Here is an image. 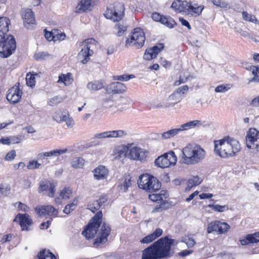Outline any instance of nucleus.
<instances>
[{
  "label": "nucleus",
  "instance_id": "obj_1",
  "mask_svg": "<svg viewBox=\"0 0 259 259\" xmlns=\"http://www.w3.org/2000/svg\"><path fill=\"white\" fill-rule=\"evenodd\" d=\"M240 150L241 146L239 141L234 138L227 137L214 141V152L221 158L234 156Z\"/></svg>",
  "mask_w": 259,
  "mask_h": 259
},
{
  "label": "nucleus",
  "instance_id": "obj_2",
  "mask_svg": "<svg viewBox=\"0 0 259 259\" xmlns=\"http://www.w3.org/2000/svg\"><path fill=\"white\" fill-rule=\"evenodd\" d=\"M181 161L187 165H194L201 162L205 157L206 152L200 145L188 144L182 150Z\"/></svg>",
  "mask_w": 259,
  "mask_h": 259
},
{
  "label": "nucleus",
  "instance_id": "obj_3",
  "mask_svg": "<svg viewBox=\"0 0 259 259\" xmlns=\"http://www.w3.org/2000/svg\"><path fill=\"white\" fill-rule=\"evenodd\" d=\"M179 242L175 239L164 237L158 239L153 244L159 259L167 258L172 255L171 246L176 245Z\"/></svg>",
  "mask_w": 259,
  "mask_h": 259
},
{
  "label": "nucleus",
  "instance_id": "obj_4",
  "mask_svg": "<svg viewBox=\"0 0 259 259\" xmlns=\"http://www.w3.org/2000/svg\"><path fill=\"white\" fill-rule=\"evenodd\" d=\"M138 185L140 189L149 192L158 191L161 187V183L154 177L146 174L141 175L138 180Z\"/></svg>",
  "mask_w": 259,
  "mask_h": 259
},
{
  "label": "nucleus",
  "instance_id": "obj_5",
  "mask_svg": "<svg viewBox=\"0 0 259 259\" xmlns=\"http://www.w3.org/2000/svg\"><path fill=\"white\" fill-rule=\"evenodd\" d=\"M124 5L122 3L117 2L107 7L104 15L106 18L114 22L119 21L124 16Z\"/></svg>",
  "mask_w": 259,
  "mask_h": 259
},
{
  "label": "nucleus",
  "instance_id": "obj_6",
  "mask_svg": "<svg viewBox=\"0 0 259 259\" xmlns=\"http://www.w3.org/2000/svg\"><path fill=\"white\" fill-rule=\"evenodd\" d=\"M16 47L15 39L13 35L0 37V57H9L15 50Z\"/></svg>",
  "mask_w": 259,
  "mask_h": 259
},
{
  "label": "nucleus",
  "instance_id": "obj_7",
  "mask_svg": "<svg viewBox=\"0 0 259 259\" xmlns=\"http://www.w3.org/2000/svg\"><path fill=\"white\" fill-rule=\"evenodd\" d=\"M145 41V35L143 30L140 28H136L127 37L125 46H134L137 48H140L144 45Z\"/></svg>",
  "mask_w": 259,
  "mask_h": 259
},
{
  "label": "nucleus",
  "instance_id": "obj_8",
  "mask_svg": "<svg viewBox=\"0 0 259 259\" xmlns=\"http://www.w3.org/2000/svg\"><path fill=\"white\" fill-rule=\"evenodd\" d=\"M96 41L94 38H88L80 42V46L82 47L78 53V58L82 64L87 63L90 60V57L93 54L92 49L96 44Z\"/></svg>",
  "mask_w": 259,
  "mask_h": 259
},
{
  "label": "nucleus",
  "instance_id": "obj_9",
  "mask_svg": "<svg viewBox=\"0 0 259 259\" xmlns=\"http://www.w3.org/2000/svg\"><path fill=\"white\" fill-rule=\"evenodd\" d=\"M102 218L101 211L98 212L95 217L92 219L91 222L89 223L82 234L87 239L92 238L97 234L98 229L100 226Z\"/></svg>",
  "mask_w": 259,
  "mask_h": 259
},
{
  "label": "nucleus",
  "instance_id": "obj_10",
  "mask_svg": "<svg viewBox=\"0 0 259 259\" xmlns=\"http://www.w3.org/2000/svg\"><path fill=\"white\" fill-rule=\"evenodd\" d=\"M177 161V156L174 151H170L156 158L155 164L158 167L164 168L175 165Z\"/></svg>",
  "mask_w": 259,
  "mask_h": 259
},
{
  "label": "nucleus",
  "instance_id": "obj_11",
  "mask_svg": "<svg viewBox=\"0 0 259 259\" xmlns=\"http://www.w3.org/2000/svg\"><path fill=\"white\" fill-rule=\"evenodd\" d=\"M125 156L131 159L142 161L146 160L147 152L145 150L132 144L128 147Z\"/></svg>",
  "mask_w": 259,
  "mask_h": 259
},
{
  "label": "nucleus",
  "instance_id": "obj_12",
  "mask_svg": "<svg viewBox=\"0 0 259 259\" xmlns=\"http://www.w3.org/2000/svg\"><path fill=\"white\" fill-rule=\"evenodd\" d=\"M246 146L250 149L259 150V131L255 128H251L246 136Z\"/></svg>",
  "mask_w": 259,
  "mask_h": 259
},
{
  "label": "nucleus",
  "instance_id": "obj_13",
  "mask_svg": "<svg viewBox=\"0 0 259 259\" xmlns=\"http://www.w3.org/2000/svg\"><path fill=\"white\" fill-rule=\"evenodd\" d=\"M230 227L229 225L226 223L215 221L208 224L207 232L208 233L215 232L219 234H222L227 232Z\"/></svg>",
  "mask_w": 259,
  "mask_h": 259
},
{
  "label": "nucleus",
  "instance_id": "obj_14",
  "mask_svg": "<svg viewBox=\"0 0 259 259\" xmlns=\"http://www.w3.org/2000/svg\"><path fill=\"white\" fill-rule=\"evenodd\" d=\"M35 212L40 216L48 215L51 218L57 216L58 211L52 205H38L35 208Z\"/></svg>",
  "mask_w": 259,
  "mask_h": 259
},
{
  "label": "nucleus",
  "instance_id": "obj_15",
  "mask_svg": "<svg viewBox=\"0 0 259 259\" xmlns=\"http://www.w3.org/2000/svg\"><path fill=\"white\" fill-rule=\"evenodd\" d=\"M111 232L110 227L105 223H104L101 227V231L99 233L97 238L94 241V244L99 246L107 241V237Z\"/></svg>",
  "mask_w": 259,
  "mask_h": 259
},
{
  "label": "nucleus",
  "instance_id": "obj_16",
  "mask_svg": "<svg viewBox=\"0 0 259 259\" xmlns=\"http://www.w3.org/2000/svg\"><path fill=\"white\" fill-rule=\"evenodd\" d=\"M22 92L19 89L18 85H15L9 89L7 94V99L12 103H16L21 99Z\"/></svg>",
  "mask_w": 259,
  "mask_h": 259
},
{
  "label": "nucleus",
  "instance_id": "obj_17",
  "mask_svg": "<svg viewBox=\"0 0 259 259\" xmlns=\"http://www.w3.org/2000/svg\"><path fill=\"white\" fill-rule=\"evenodd\" d=\"M14 222H18L22 230H29V226L32 225L33 222L30 216L27 214L18 213L14 220Z\"/></svg>",
  "mask_w": 259,
  "mask_h": 259
},
{
  "label": "nucleus",
  "instance_id": "obj_18",
  "mask_svg": "<svg viewBox=\"0 0 259 259\" xmlns=\"http://www.w3.org/2000/svg\"><path fill=\"white\" fill-rule=\"evenodd\" d=\"M56 185L50 182L45 181L40 183L38 191L39 193L45 192V194L50 197H53L56 192Z\"/></svg>",
  "mask_w": 259,
  "mask_h": 259
},
{
  "label": "nucleus",
  "instance_id": "obj_19",
  "mask_svg": "<svg viewBox=\"0 0 259 259\" xmlns=\"http://www.w3.org/2000/svg\"><path fill=\"white\" fill-rule=\"evenodd\" d=\"M164 49L163 44H158L157 45L146 50L144 55V59L150 60L155 58L158 54Z\"/></svg>",
  "mask_w": 259,
  "mask_h": 259
},
{
  "label": "nucleus",
  "instance_id": "obj_20",
  "mask_svg": "<svg viewBox=\"0 0 259 259\" xmlns=\"http://www.w3.org/2000/svg\"><path fill=\"white\" fill-rule=\"evenodd\" d=\"M95 179L101 181L106 180L108 175V170L103 165H99L94 169Z\"/></svg>",
  "mask_w": 259,
  "mask_h": 259
},
{
  "label": "nucleus",
  "instance_id": "obj_21",
  "mask_svg": "<svg viewBox=\"0 0 259 259\" xmlns=\"http://www.w3.org/2000/svg\"><path fill=\"white\" fill-rule=\"evenodd\" d=\"M141 259H159L153 244L143 250Z\"/></svg>",
  "mask_w": 259,
  "mask_h": 259
},
{
  "label": "nucleus",
  "instance_id": "obj_22",
  "mask_svg": "<svg viewBox=\"0 0 259 259\" xmlns=\"http://www.w3.org/2000/svg\"><path fill=\"white\" fill-rule=\"evenodd\" d=\"M126 86L119 82H114L111 83L107 88L109 93L120 94L126 90Z\"/></svg>",
  "mask_w": 259,
  "mask_h": 259
},
{
  "label": "nucleus",
  "instance_id": "obj_23",
  "mask_svg": "<svg viewBox=\"0 0 259 259\" xmlns=\"http://www.w3.org/2000/svg\"><path fill=\"white\" fill-rule=\"evenodd\" d=\"M188 5V2L187 1L175 0L172 2L171 7L177 13H187V10L189 8Z\"/></svg>",
  "mask_w": 259,
  "mask_h": 259
},
{
  "label": "nucleus",
  "instance_id": "obj_24",
  "mask_svg": "<svg viewBox=\"0 0 259 259\" xmlns=\"http://www.w3.org/2000/svg\"><path fill=\"white\" fill-rule=\"evenodd\" d=\"M92 7L91 0H80L75 7L74 12L76 13H82L91 9Z\"/></svg>",
  "mask_w": 259,
  "mask_h": 259
},
{
  "label": "nucleus",
  "instance_id": "obj_25",
  "mask_svg": "<svg viewBox=\"0 0 259 259\" xmlns=\"http://www.w3.org/2000/svg\"><path fill=\"white\" fill-rule=\"evenodd\" d=\"M10 20L5 17H0V37L7 36L9 30Z\"/></svg>",
  "mask_w": 259,
  "mask_h": 259
},
{
  "label": "nucleus",
  "instance_id": "obj_26",
  "mask_svg": "<svg viewBox=\"0 0 259 259\" xmlns=\"http://www.w3.org/2000/svg\"><path fill=\"white\" fill-rule=\"evenodd\" d=\"M68 150L64 149H55L50 151L41 152L38 154V156L42 159H45L46 157H58L61 155L67 153Z\"/></svg>",
  "mask_w": 259,
  "mask_h": 259
},
{
  "label": "nucleus",
  "instance_id": "obj_27",
  "mask_svg": "<svg viewBox=\"0 0 259 259\" xmlns=\"http://www.w3.org/2000/svg\"><path fill=\"white\" fill-rule=\"evenodd\" d=\"M163 233V231L160 228H157L151 234L147 235L144 237L142 239L140 240V242L142 244H148L154 240H155L156 238L160 237Z\"/></svg>",
  "mask_w": 259,
  "mask_h": 259
},
{
  "label": "nucleus",
  "instance_id": "obj_28",
  "mask_svg": "<svg viewBox=\"0 0 259 259\" xmlns=\"http://www.w3.org/2000/svg\"><path fill=\"white\" fill-rule=\"evenodd\" d=\"M159 190H158V191ZM156 192H151L152 194H149V198L153 202L161 203L163 201V199L168 197V193L164 190H161L159 193Z\"/></svg>",
  "mask_w": 259,
  "mask_h": 259
},
{
  "label": "nucleus",
  "instance_id": "obj_29",
  "mask_svg": "<svg viewBox=\"0 0 259 259\" xmlns=\"http://www.w3.org/2000/svg\"><path fill=\"white\" fill-rule=\"evenodd\" d=\"M72 190L69 187H64L60 191V197L55 199L56 204H60L62 203V199H69L72 195Z\"/></svg>",
  "mask_w": 259,
  "mask_h": 259
},
{
  "label": "nucleus",
  "instance_id": "obj_30",
  "mask_svg": "<svg viewBox=\"0 0 259 259\" xmlns=\"http://www.w3.org/2000/svg\"><path fill=\"white\" fill-rule=\"evenodd\" d=\"M240 242L242 245L259 242V232L247 235L244 238L241 239Z\"/></svg>",
  "mask_w": 259,
  "mask_h": 259
},
{
  "label": "nucleus",
  "instance_id": "obj_31",
  "mask_svg": "<svg viewBox=\"0 0 259 259\" xmlns=\"http://www.w3.org/2000/svg\"><path fill=\"white\" fill-rule=\"evenodd\" d=\"M188 5L189 8L187 10V13H191L195 17L199 16L204 9L203 6L198 5L197 4H192L191 3L188 2Z\"/></svg>",
  "mask_w": 259,
  "mask_h": 259
},
{
  "label": "nucleus",
  "instance_id": "obj_32",
  "mask_svg": "<svg viewBox=\"0 0 259 259\" xmlns=\"http://www.w3.org/2000/svg\"><path fill=\"white\" fill-rule=\"evenodd\" d=\"M202 125L201 121L198 120L190 121L180 126L178 128L180 133L182 131H187Z\"/></svg>",
  "mask_w": 259,
  "mask_h": 259
},
{
  "label": "nucleus",
  "instance_id": "obj_33",
  "mask_svg": "<svg viewBox=\"0 0 259 259\" xmlns=\"http://www.w3.org/2000/svg\"><path fill=\"white\" fill-rule=\"evenodd\" d=\"M22 17L25 23L33 24L35 21L34 15L31 10L27 9L22 11Z\"/></svg>",
  "mask_w": 259,
  "mask_h": 259
},
{
  "label": "nucleus",
  "instance_id": "obj_34",
  "mask_svg": "<svg viewBox=\"0 0 259 259\" xmlns=\"http://www.w3.org/2000/svg\"><path fill=\"white\" fill-rule=\"evenodd\" d=\"M73 80L72 74L68 73L67 74H61L58 77L57 82L59 83H63L66 86L70 85Z\"/></svg>",
  "mask_w": 259,
  "mask_h": 259
},
{
  "label": "nucleus",
  "instance_id": "obj_35",
  "mask_svg": "<svg viewBox=\"0 0 259 259\" xmlns=\"http://www.w3.org/2000/svg\"><path fill=\"white\" fill-rule=\"evenodd\" d=\"M202 181V180L198 176H194L190 178L187 182V186L185 189L186 191H190L193 187L199 185Z\"/></svg>",
  "mask_w": 259,
  "mask_h": 259
},
{
  "label": "nucleus",
  "instance_id": "obj_36",
  "mask_svg": "<svg viewBox=\"0 0 259 259\" xmlns=\"http://www.w3.org/2000/svg\"><path fill=\"white\" fill-rule=\"evenodd\" d=\"M87 88L90 91H96L104 88L103 82L101 81H94L88 83Z\"/></svg>",
  "mask_w": 259,
  "mask_h": 259
},
{
  "label": "nucleus",
  "instance_id": "obj_37",
  "mask_svg": "<svg viewBox=\"0 0 259 259\" xmlns=\"http://www.w3.org/2000/svg\"><path fill=\"white\" fill-rule=\"evenodd\" d=\"M179 133V130H178V128L171 129L166 132L162 133L161 134V138L162 140L171 139L178 135Z\"/></svg>",
  "mask_w": 259,
  "mask_h": 259
},
{
  "label": "nucleus",
  "instance_id": "obj_38",
  "mask_svg": "<svg viewBox=\"0 0 259 259\" xmlns=\"http://www.w3.org/2000/svg\"><path fill=\"white\" fill-rule=\"evenodd\" d=\"M84 160L82 157H75L72 158L71 165L72 167L75 169L82 168L84 164Z\"/></svg>",
  "mask_w": 259,
  "mask_h": 259
},
{
  "label": "nucleus",
  "instance_id": "obj_39",
  "mask_svg": "<svg viewBox=\"0 0 259 259\" xmlns=\"http://www.w3.org/2000/svg\"><path fill=\"white\" fill-rule=\"evenodd\" d=\"M114 30L116 31V34L118 36H121L126 31L127 25L124 22H119L115 25Z\"/></svg>",
  "mask_w": 259,
  "mask_h": 259
},
{
  "label": "nucleus",
  "instance_id": "obj_40",
  "mask_svg": "<svg viewBox=\"0 0 259 259\" xmlns=\"http://www.w3.org/2000/svg\"><path fill=\"white\" fill-rule=\"evenodd\" d=\"M110 138H122L127 135V132L122 130L109 131Z\"/></svg>",
  "mask_w": 259,
  "mask_h": 259
},
{
  "label": "nucleus",
  "instance_id": "obj_41",
  "mask_svg": "<svg viewBox=\"0 0 259 259\" xmlns=\"http://www.w3.org/2000/svg\"><path fill=\"white\" fill-rule=\"evenodd\" d=\"M194 78L193 75L189 74V72H184L180 75L179 79L175 82V85H179L181 83L186 82L187 80L192 79Z\"/></svg>",
  "mask_w": 259,
  "mask_h": 259
},
{
  "label": "nucleus",
  "instance_id": "obj_42",
  "mask_svg": "<svg viewBox=\"0 0 259 259\" xmlns=\"http://www.w3.org/2000/svg\"><path fill=\"white\" fill-rule=\"evenodd\" d=\"M38 259H56V256L49 250L44 249L37 255Z\"/></svg>",
  "mask_w": 259,
  "mask_h": 259
},
{
  "label": "nucleus",
  "instance_id": "obj_43",
  "mask_svg": "<svg viewBox=\"0 0 259 259\" xmlns=\"http://www.w3.org/2000/svg\"><path fill=\"white\" fill-rule=\"evenodd\" d=\"M181 100V96L176 91L171 94L167 99V101L169 104L172 103L171 107H173L175 104L179 102Z\"/></svg>",
  "mask_w": 259,
  "mask_h": 259
},
{
  "label": "nucleus",
  "instance_id": "obj_44",
  "mask_svg": "<svg viewBox=\"0 0 259 259\" xmlns=\"http://www.w3.org/2000/svg\"><path fill=\"white\" fill-rule=\"evenodd\" d=\"M78 204V200L77 198H75L72 202L68 203L66 205L65 207L63 210V212L65 213L68 214L72 211L74 210L76 208Z\"/></svg>",
  "mask_w": 259,
  "mask_h": 259
},
{
  "label": "nucleus",
  "instance_id": "obj_45",
  "mask_svg": "<svg viewBox=\"0 0 259 259\" xmlns=\"http://www.w3.org/2000/svg\"><path fill=\"white\" fill-rule=\"evenodd\" d=\"M160 23L168 28H172L176 24V22L172 18L164 16H163Z\"/></svg>",
  "mask_w": 259,
  "mask_h": 259
},
{
  "label": "nucleus",
  "instance_id": "obj_46",
  "mask_svg": "<svg viewBox=\"0 0 259 259\" xmlns=\"http://www.w3.org/2000/svg\"><path fill=\"white\" fill-rule=\"evenodd\" d=\"M208 207L211 208L214 211L222 212L229 209L228 205H220L218 204H209Z\"/></svg>",
  "mask_w": 259,
  "mask_h": 259
},
{
  "label": "nucleus",
  "instance_id": "obj_47",
  "mask_svg": "<svg viewBox=\"0 0 259 259\" xmlns=\"http://www.w3.org/2000/svg\"><path fill=\"white\" fill-rule=\"evenodd\" d=\"M243 18L244 20L252 22L254 23H256L257 20L255 17L254 15H252L251 14H249L246 12L243 11L242 13Z\"/></svg>",
  "mask_w": 259,
  "mask_h": 259
},
{
  "label": "nucleus",
  "instance_id": "obj_48",
  "mask_svg": "<svg viewBox=\"0 0 259 259\" xmlns=\"http://www.w3.org/2000/svg\"><path fill=\"white\" fill-rule=\"evenodd\" d=\"M131 185L132 182L131 179L128 177H126L121 184L120 190L123 192H126Z\"/></svg>",
  "mask_w": 259,
  "mask_h": 259
},
{
  "label": "nucleus",
  "instance_id": "obj_49",
  "mask_svg": "<svg viewBox=\"0 0 259 259\" xmlns=\"http://www.w3.org/2000/svg\"><path fill=\"white\" fill-rule=\"evenodd\" d=\"M231 85L230 84H221L217 86L215 89V92L216 93H225L230 90L231 88Z\"/></svg>",
  "mask_w": 259,
  "mask_h": 259
},
{
  "label": "nucleus",
  "instance_id": "obj_50",
  "mask_svg": "<svg viewBox=\"0 0 259 259\" xmlns=\"http://www.w3.org/2000/svg\"><path fill=\"white\" fill-rule=\"evenodd\" d=\"M181 241L185 243L188 247H192L196 244L194 239L191 236L183 238Z\"/></svg>",
  "mask_w": 259,
  "mask_h": 259
},
{
  "label": "nucleus",
  "instance_id": "obj_51",
  "mask_svg": "<svg viewBox=\"0 0 259 259\" xmlns=\"http://www.w3.org/2000/svg\"><path fill=\"white\" fill-rule=\"evenodd\" d=\"M41 166V163L37 160H32L29 161L27 164V168L29 170L38 169Z\"/></svg>",
  "mask_w": 259,
  "mask_h": 259
},
{
  "label": "nucleus",
  "instance_id": "obj_52",
  "mask_svg": "<svg viewBox=\"0 0 259 259\" xmlns=\"http://www.w3.org/2000/svg\"><path fill=\"white\" fill-rule=\"evenodd\" d=\"M26 84L28 86L32 87L35 85V80L34 74H27L26 76Z\"/></svg>",
  "mask_w": 259,
  "mask_h": 259
},
{
  "label": "nucleus",
  "instance_id": "obj_53",
  "mask_svg": "<svg viewBox=\"0 0 259 259\" xmlns=\"http://www.w3.org/2000/svg\"><path fill=\"white\" fill-rule=\"evenodd\" d=\"M88 209L91 210L93 212H95L100 208L99 203L97 201H94L91 202L88 205Z\"/></svg>",
  "mask_w": 259,
  "mask_h": 259
},
{
  "label": "nucleus",
  "instance_id": "obj_54",
  "mask_svg": "<svg viewBox=\"0 0 259 259\" xmlns=\"http://www.w3.org/2000/svg\"><path fill=\"white\" fill-rule=\"evenodd\" d=\"M50 56V55L47 52H38L35 53L34 55V57L35 60L40 61L46 59Z\"/></svg>",
  "mask_w": 259,
  "mask_h": 259
},
{
  "label": "nucleus",
  "instance_id": "obj_55",
  "mask_svg": "<svg viewBox=\"0 0 259 259\" xmlns=\"http://www.w3.org/2000/svg\"><path fill=\"white\" fill-rule=\"evenodd\" d=\"M63 98L60 96H55L50 99L48 104L50 106H54L62 102Z\"/></svg>",
  "mask_w": 259,
  "mask_h": 259
},
{
  "label": "nucleus",
  "instance_id": "obj_56",
  "mask_svg": "<svg viewBox=\"0 0 259 259\" xmlns=\"http://www.w3.org/2000/svg\"><path fill=\"white\" fill-rule=\"evenodd\" d=\"M218 259H234L232 253L228 252H221L217 256Z\"/></svg>",
  "mask_w": 259,
  "mask_h": 259
},
{
  "label": "nucleus",
  "instance_id": "obj_57",
  "mask_svg": "<svg viewBox=\"0 0 259 259\" xmlns=\"http://www.w3.org/2000/svg\"><path fill=\"white\" fill-rule=\"evenodd\" d=\"M135 77V75L133 74L126 75L123 74L122 75L115 76L113 77L114 80H118L121 81H127L130 79Z\"/></svg>",
  "mask_w": 259,
  "mask_h": 259
},
{
  "label": "nucleus",
  "instance_id": "obj_58",
  "mask_svg": "<svg viewBox=\"0 0 259 259\" xmlns=\"http://www.w3.org/2000/svg\"><path fill=\"white\" fill-rule=\"evenodd\" d=\"M211 2L213 3V4L217 7L222 8H227L228 7V3L224 1L221 0H210Z\"/></svg>",
  "mask_w": 259,
  "mask_h": 259
},
{
  "label": "nucleus",
  "instance_id": "obj_59",
  "mask_svg": "<svg viewBox=\"0 0 259 259\" xmlns=\"http://www.w3.org/2000/svg\"><path fill=\"white\" fill-rule=\"evenodd\" d=\"M64 117L65 114L63 115L61 111H57L53 115V119L59 123L63 122Z\"/></svg>",
  "mask_w": 259,
  "mask_h": 259
},
{
  "label": "nucleus",
  "instance_id": "obj_60",
  "mask_svg": "<svg viewBox=\"0 0 259 259\" xmlns=\"http://www.w3.org/2000/svg\"><path fill=\"white\" fill-rule=\"evenodd\" d=\"M55 41L57 40H63L65 38V34L58 30H54Z\"/></svg>",
  "mask_w": 259,
  "mask_h": 259
},
{
  "label": "nucleus",
  "instance_id": "obj_61",
  "mask_svg": "<svg viewBox=\"0 0 259 259\" xmlns=\"http://www.w3.org/2000/svg\"><path fill=\"white\" fill-rule=\"evenodd\" d=\"M21 135L12 136L10 137L11 144L19 143L23 139Z\"/></svg>",
  "mask_w": 259,
  "mask_h": 259
},
{
  "label": "nucleus",
  "instance_id": "obj_62",
  "mask_svg": "<svg viewBox=\"0 0 259 259\" xmlns=\"http://www.w3.org/2000/svg\"><path fill=\"white\" fill-rule=\"evenodd\" d=\"M63 121L66 122V124L68 127H72L74 124L72 118L69 116L68 114H65V117L63 119Z\"/></svg>",
  "mask_w": 259,
  "mask_h": 259
},
{
  "label": "nucleus",
  "instance_id": "obj_63",
  "mask_svg": "<svg viewBox=\"0 0 259 259\" xmlns=\"http://www.w3.org/2000/svg\"><path fill=\"white\" fill-rule=\"evenodd\" d=\"M173 104H169V103L167 101V99L166 100H159L158 105H156V106L159 108H167L171 107Z\"/></svg>",
  "mask_w": 259,
  "mask_h": 259
},
{
  "label": "nucleus",
  "instance_id": "obj_64",
  "mask_svg": "<svg viewBox=\"0 0 259 259\" xmlns=\"http://www.w3.org/2000/svg\"><path fill=\"white\" fill-rule=\"evenodd\" d=\"M16 156V152L15 150L9 151L5 157V159L7 161H11L13 160Z\"/></svg>",
  "mask_w": 259,
  "mask_h": 259
}]
</instances>
